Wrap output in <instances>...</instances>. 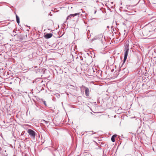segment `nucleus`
Returning a JSON list of instances; mask_svg holds the SVG:
<instances>
[{"label": "nucleus", "mask_w": 156, "mask_h": 156, "mask_svg": "<svg viewBox=\"0 0 156 156\" xmlns=\"http://www.w3.org/2000/svg\"><path fill=\"white\" fill-rule=\"evenodd\" d=\"M44 104L45 105H46V102L45 101H44Z\"/></svg>", "instance_id": "nucleus-12"}, {"label": "nucleus", "mask_w": 156, "mask_h": 156, "mask_svg": "<svg viewBox=\"0 0 156 156\" xmlns=\"http://www.w3.org/2000/svg\"><path fill=\"white\" fill-rule=\"evenodd\" d=\"M89 90L88 88L85 87V93L87 96H88L89 94Z\"/></svg>", "instance_id": "nucleus-6"}, {"label": "nucleus", "mask_w": 156, "mask_h": 156, "mask_svg": "<svg viewBox=\"0 0 156 156\" xmlns=\"http://www.w3.org/2000/svg\"><path fill=\"white\" fill-rule=\"evenodd\" d=\"M52 35L51 33L47 34L44 36V37L46 39L49 38L52 36Z\"/></svg>", "instance_id": "nucleus-5"}, {"label": "nucleus", "mask_w": 156, "mask_h": 156, "mask_svg": "<svg viewBox=\"0 0 156 156\" xmlns=\"http://www.w3.org/2000/svg\"><path fill=\"white\" fill-rule=\"evenodd\" d=\"M82 15V14L81 13V12H78L77 13L71 14L69 16L66 18V20H70L72 18V17H76V20L77 21L79 19V17H81V16Z\"/></svg>", "instance_id": "nucleus-1"}, {"label": "nucleus", "mask_w": 156, "mask_h": 156, "mask_svg": "<svg viewBox=\"0 0 156 156\" xmlns=\"http://www.w3.org/2000/svg\"><path fill=\"white\" fill-rule=\"evenodd\" d=\"M41 122H42V123H45L46 124H48L49 122L48 121H45L44 120H42Z\"/></svg>", "instance_id": "nucleus-9"}, {"label": "nucleus", "mask_w": 156, "mask_h": 156, "mask_svg": "<svg viewBox=\"0 0 156 156\" xmlns=\"http://www.w3.org/2000/svg\"><path fill=\"white\" fill-rule=\"evenodd\" d=\"M28 133L31 137L34 139L35 136V133L33 130L29 129L28 131Z\"/></svg>", "instance_id": "nucleus-4"}, {"label": "nucleus", "mask_w": 156, "mask_h": 156, "mask_svg": "<svg viewBox=\"0 0 156 156\" xmlns=\"http://www.w3.org/2000/svg\"><path fill=\"white\" fill-rule=\"evenodd\" d=\"M81 10L82 12V13H81V12H80L82 14V15L81 16V17H79H79H80V18L83 17V16H84L85 14H86V13H85V12H83L82 9H81Z\"/></svg>", "instance_id": "nucleus-8"}, {"label": "nucleus", "mask_w": 156, "mask_h": 156, "mask_svg": "<svg viewBox=\"0 0 156 156\" xmlns=\"http://www.w3.org/2000/svg\"><path fill=\"white\" fill-rule=\"evenodd\" d=\"M124 56V62L126 60L128 56V52L129 51V44H126L125 46Z\"/></svg>", "instance_id": "nucleus-3"}, {"label": "nucleus", "mask_w": 156, "mask_h": 156, "mask_svg": "<svg viewBox=\"0 0 156 156\" xmlns=\"http://www.w3.org/2000/svg\"><path fill=\"white\" fill-rule=\"evenodd\" d=\"M111 140L112 142H114L115 141V138L113 137L112 136L111 138Z\"/></svg>", "instance_id": "nucleus-10"}, {"label": "nucleus", "mask_w": 156, "mask_h": 156, "mask_svg": "<svg viewBox=\"0 0 156 156\" xmlns=\"http://www.w3.org/2000/svg\"><path fill=\"white\" fill-rule=\"evenodd\" d=\"M16 18L17 22L19 24L20 23V18L16 14Z\"/></svg>", "instance_id": "nucleus-7"}, {"label": "nucleus", "mask_w": 156, "mask_h": 156, "mask_svg": "<svg viewBox=\"0 0 156 156\" xmlns=\"http://www.w3.org/2000/svg\"><path fill=\"white\" fill-rule=\"evenodd\" d=\"M116 136L117 135L116 134H114L112 136V137H114L115 138L116 137Z\"/></svg>", "instance_id": "nucleus-11"}, {"label": "nucleus", "mask_w": 156, "mask_h": 156, "mask_svg": "<svg viewBox=\"0 0 156 156\" xmlns=\"http://www.w3.org/2000/svg\"><path fill=\"white\" fill-rule=\"evenodd\" d=\"M96 11L95 10V11H94V14H95L96 13Z\"/></svg>", "instance_id": "nucleus-13"}, {"label": "nucleus", "mask_w": 156, "mask_h": 156, "mask_svg": "<svg viewBox=\"0 0 156 156\" xmlns=\"http://www.w3.org/2000/svg\"><path fill=\"white\" fill-rule=\"evenodd\" d=\"M154 33V30H150L148 29L144 30L143 34L145 37H149Z\"/></svg>", "instance_id": "nucleus-2"}, {"label": "nucleus", "mask_w": 156, "mask_h": 156, "mask_svg": "<svg viewBox=\"0 0 156 156\" xmlns=\"http://www.w3.org/2000/svg\"><path fill=\"white\" fill-rule=\"evenodd\" d=\"M90 132H93V131H90Z\"/></svg>", "instance_id": "nucleus-14"}]
</instances>
